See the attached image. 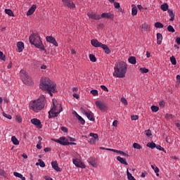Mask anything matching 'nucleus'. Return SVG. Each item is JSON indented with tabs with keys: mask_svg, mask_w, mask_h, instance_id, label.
Here are the masks:
<instances>
[{
	"mask_svg": "<svg viewBox=\"0 0 180 180\" xmlns=\"http://www.w3.org/2000/svg\"><path fill=\"white\" fill-rule=\"evenodd\" d=\"M121 102L124 104V105H128V103H127V100L124 98H121Z\"/></svg>",
	"mask_w": 180,
	"mask_h": 180,
	"instance_id": "58",
	"label": "nucleus"
},
{
	"mask_svg": "<svg viewBox=\"0 0 180 180\" xmlns=\"http://www.w3.org/2000/svg\"><path fill=\"white\" fill-rule=\"evenodd\" d=\"M56 142L61 144V146H68L65 145V143H68V139H66L65 137L62 136L59 139H56Z\"/></svg>",
	"mask_w": 180,
	"mask_h": 180,
	"instance_id": "14",
	"label": "nucleus"
},
{
	"mask_svg": "<svg viewBox=\"0 0 180 180\" xmlns=\"http://www.w3.org/2000/svg\"><path fill=\"white\" fill-rule=\"evenodd\" d=\"M131 120H139V116L138 115H132L131 116Z\"/></svg>",
	"mask_w": 180,
	"mask_h": 180,
	"instance_id": "61",
	"label": "nucleus"
},
{
	"mask_svg": "<svg viewBox=\"0 0 180 180\" xmlns=\"http://www.w3.org/2000/svg\"><path fill=\"white\" fill-rule=\"evenodd\" d=\"M89 143L90 144H95V143H96V139H94V138H91L89 139Z\"/></svg>",
	"mask_w": 180,
	"mask_h": 180,
	"instance_id": "57",
	"label": "nucleus"
},
{
	"mask_svg": "<svg viewBox=\"0 0 180 180\" xmlns=\"http://www.w3.org/2000/svg\"><path fill=\"white\" fill-rule=\"evenodd\" d=\"M17 47L18 53H22V51H23V49H25V44L22 41H19L17 43Z\"/></svg>",
	"mask_w": 180,
	"mask_h": 180,
	"instance_id": "18",
	"label": "nucleus"
},
{
	"mask_svg": "<svg viewBox=\"0 0 180 180\" xmlns=\"http://www.w3.org/2000/svg\"><path fill=\"white\" fill-rule=\"evenodd\" d=\"M90 94H91V95H93V96H98V90H96V89L91 90L90 91Z\"/></svg>",
	"mask_w": 180,
	"mask_h": 180,
	"instance_id": "46",
	"label": "nucleus"
},
{
	"mask_svg": "<svg viewBox=\"0 0 180 180\" xmlns=\"http://www.w3.org/2000/svg\"><path fill=\"white\" fill-rule=\"evenodd\" d=\"M3 116L4 117H6V119H9V120H11V119H12V115L6 114L5 112H3Z\"/></svg>",
	"mask_w": 180,
	"mask_h": 180,
	"instance_id": "51",
	"label": "nucleus"
},
{
	"mask_svg": "<svg viewBox=\"0 0 180 180\" xmlns=\"http://www.w3.org/2000/svg\"><path fill=\"white\" fill-rule=\"evenodd\" d=\"M176 85H180V75H177L176 77Z\"/></svg>",
	"mask_w": 180,
	"mask_h": 180,
	"instance_id": "56",
	"label": "nucleus"
},
{
	"mask_svg": "<svg viewBox=\"0 0 180 180\" xmlns=\"http://www.w3.org/2000/svg\"><path fill=\"white\" fill-rule=\"evenodd\" d=\"M142 29H143L144 30H147V29H148V25L147 24H143Z\"/></svg>",
	"mask_w": 180,
	"mask_h": 180,
	"instance_id": "63",
	"label": "nucleus"
},
{
	"mask_svg": "<svg viewBox=\"0 0 180 180\" xmlns=\"http://www.w3.org/2000/svg\"><path fill=\"white\" fill-rule=\"evenodd\" d=\"M88 162L91 164L92 167H98V164L96 163V159L95 158H89Z\"/></svg>",
	"mask_w": 180,
	"mask_h": 180,
	"instance_id": "17",
	"label": "nucleus"
},
{
	"mask_svg": "<svg viewBox=\"0 0 180 180\" xmlns=\"http://www.w3.org/2000/svg\"><path fill=\"white\" fill-rule=\"evenodd\" d=\"M15 120L18 122V123H22V117H20V116L17 115L15 117Z\"/></svg>",
	"mask_w": 180,
	"mask_h": 180,
	"instance_id": "54",
	"label": "nucleus"
},
{
	"mask_svg": "<svg viewBox=\"0 0 180 180\" xmlns=\"http://www.w3.org/2000/svg\"><path fill=\"white\" fill-rule=\"evenodd\" d=\"M133 147L136 148V150H141V148H143V146L138 143H134Z\"/></svg>",
	"mask_w": 180,
	"mask_h": 180,
	"instance_id": "36",
	"label": "nucleus"
},
{
	"mask_svg": "<svg viewBox=\"0 0 180 180\" xmlns=\"http://www.w3.org/2000/svg\"><path fill=\"white\" fill-rule=\"evenodd\" d=\"M165 119L166 120H169L170 119H173L174 118V115H172V114H166L165 115Z\"/></svg>",
	"mask_w": 180,
	"mask_h": 180,
	"instance_id": "47",
	"label": "nucleus"
},
{
	"mask_svg": "<svg viewBox=\"0 0 180 180\" xmlns=\"http://www.w3.org/2000/svg\"><path fill=\"white\" fill-rule=\"evenodd\" d=\"M82 112L83 115H85V116H86L89 120H91V122H95V118L94 117V114H92V112H88L85 110H82Z\"/></svg>",
	"mask_w": 180,
	"mask_h": 180,
	"instance_id": "9",
	"label": "nucleus"
},
{
	"mask_svg": "<svg viewBox=\"0 0 180 180\" xmlns=\"http://www.w3.org/2000/svg\"><path fill=\"white\" fill-rule=\"evenodd\" d=\"M75 113L76 114V117H77L79 122H80V123L82 124H85V120H84V118H82V117H81L79 115H78L77 113V112H75Z\"/></svg>",
	"mask_w": 180,
	"mask_h": 180,
	"instance_id": "27",
	"label": "nucleus"
},
{
	"mask_svg": "<svg viewBox=\"0 0 180 180\" xmlns=\"http://www.w3.org/2000/svg\"><path fill=\"white\" fill-rule=\"evenodd\" d=\"M167 13H169V16H170V22H174L175 19V14L172 10H168Z\"/></svg>",
	"mask_w": 180,
	"mask_h": 180,
	"instance_id": "22",
	"label": "nucleus"
},
{
	"mask_svg": "<svg viewBox=\"0 0 180 180\" xmlns=\"http://www.w3.org/2000/svg\"><path fill=\"white\" fill-rule=\"evenodd\" d=\"M51 127L53 130H57V129L58 128V124L56 122H51Z\"/></svg>",
	"mask_w": 180,
	"mask_h": 180,
	"instance_id": "33",
	"label": "nucleus"
},
{
	"mask_svg": "<svg viewBox=\"0 0 180 180\" xmlns=\"http://www.w3.org/2000/svg\"><path fill=\"white\" fill-rule=\"evenodd\" d=\"M39 88L42 91H48L50 96H53V94L56 92L57 84L50 79H41L39 84Z\"/></svg>",
	"mask_w": 180,
	"mask_h": 180,
	"instance_id": "1",
	"label": "nucleus"
},
{
	"mask_svg": "<svg viewBox=\"0 0 180 180\" xmlns=\"http://www.w3.org/2000/svg\"><path fill=\"white\" fill-rule=\"evenodd\" d=\"M114 7L116 8V9H118V11L120 12H122V8H120V4L117 3V2H115L114 3Z\"/></svg>",
	"mask_w": 180,
	"mask_h": 180,
	"instance_id": "41",
	"label": "nucleus"
},
{
	"mask_svg": "<svg viewBox=\"0 0 180 180\" xmlns=\"http://www.w3.org/2000/svg\"><path fill=\"white\" fill-rule=\"evenodd\" d=\"M115 153H117V154H120V155H124V157H129V155L122 150H116Z\"/></svg>",
	"mask_w": 180,
	"mask_h": 180,
	"instance_id": "38",
	"label": "nucleus"
},
{
	"mask_svg": "<svg viewBox=\"0 0 180 180\" xmlns=\"http://www.w3.org/2000/svg\"><path fill=\"white\" fill-rule=\"evenodd\" d=\"M31 123L32 124H34V126H37L38 129H41V122L39 121L37 118H33L31 120Z\"/></svg>",
	"mask_w": 180,
	"mask_h": 180,
	"instance_id": "13",
	"label": "nucleus"
},
{
	"mask_svg": "<svg viewBox=\"0 0 180 180\" xmlns=\"http://www.w3.org/2000/svg\"><path fill=\"white\" fill-rule=\"evenodd\" d=\"M151 168L155 171V174H157V172H160V169H158L155 165H152Z\"/></svg>",
	"mask_w": 180,
	"mask_h": 180,
	"instance_id": "48",
	"label": "nucleus"
},
{
	"mask_svg": "<svg viewBox=\"0 0 180 180\" xmlns=\"http://www.w3.org/2000/svg\"><path fill=\"white\" fill-rule=\"evenodd\" d=\"M176 43H177V44H180V37H177L176 39Z\"/></svg>",
	"mask_w": 180,
	"mask_h": 180,
	"instance_id": "64",
	"label": "nucleus"
},
{
	"mask_svg": "<svg viewBox=\"0 0 180 180\" xmlns=\"http://www.w3.org/2000/svg\"><path fill=\"white\" fill-rule=\"evenodd\" d=\"M168 8H169V6H168V4L167 3L162 4L160 6V9H162V11H163L164 12H167V11H169Z\"/></svg>",
	"mask_w": 180,
	"mask_h": 180,
	"instance_id": "26",
	"label": "nucleus"
},
{
	"mask_svg": "<svg viewBox=\"0 0 180 180\" xmlns=\"http://www.w3.org/2000/svg\"><path fill=\"white\" fill-rule=\"evenodd\" d=\"M101 18H106V19H113L114 15L110 13H103L101 14Z\"/></svg>",
	"mask_w": 180,
	"mask_h": 180,
	"instance_id": "19",
	"label": "nucleus"
},
{
	"mask_svg": "<svg viewBox=\"0 0 180 180\" xmlns=\"http://www.w3.org/2000/svg\"><path fill=\"white\" fill-rule=\"evenodd\" d=\"M11 141L15 146H19V140L16 138V136L11 137Z\"/></svg>",
	"mask_w": 180,
	"mask_h": 180,
	"instance_id": "29",
	"label": "nucleus"
},
{
	"mask_svg": "<svg viewBox=\"0 0 180 180\" xmlns=\"http://www.w3.org/2000/svg\"><path fill=\"white\" fill-rule=\"evenodd\" d=\"M170 61L173 65H176V59L175 58V57H170Z\"/></svg>",
	"mask_w": 180,
	"mask_h": 180,
	"instance_id": "43",
	"label": "nucleus"
},
{
	"mask_svg": "<svg viewBox=\"0 0 180 180\" xmlns=\"http://www.w3.org/2000/svg\"><path fill=\"white\" fill-rule=\"evenodd\" d=\"M63 5L66 8H70V9H74L75 8V4L72 0H62Z\"/></svg>",
	"mask_w": 180,
	"mask_h": 180,
	"instance_id": "8",
	"label": "nucleus"
},
{
	"mask_svg": "<svg viewBox=\"0 0 180 180\" xmlns=\"http://www.w3.org/2000/svg\"><path fill=\"white\" fill-rule=\"evenodd\" d=\"M21 79L25 85H33V81L30 77H29V75L26 73V72L23 70L20 71Z\"/></svg>",
	"mask_w": 180,
	"mask_h": 180,
	"instance_id": "6",
	"label": "nucleus"
},
{
	"mask_svg": "<svg viewBox=\"0 0 180 180\" xmlns=\"http://www.w3.org/2000/svg\"><path fill=\"white\" fill-rule=\"evenodd\" d=\"M156 148L157 150H160V151H163L164 153H167L165 149H164V148L161 147V146L160 145L156 146Z\"/></svg>",
	"mask_w": 180,
	"mask_h": 180,
	"instance_id": "50",
	"label": "nucleus"
},
{
	"mask_svg": "<svg viewBox=\"0 0 180 180\" xmlns=\"http://www.w3.org/2000/svg\"><path fill=\"white\" fill-rule=\"evenodd\" d=\"M46 40L48 43H51V44H53V46H55L56 47H58V43H57L56 38L51 36H47L46 37Z\"/></svg>",
	"mask_w": 180,
	"mask_h": 180,
	"instance_id": "10",
	"label": "nucleus"
},
{
	"mask_svg": "<svg viewBox=\"0 0 180 180\" xmlns=\"http://www.w3.org/2000/svg\"><path fill=\"white\" fill-rule=\"evenodd\" d=\"M53 107L49 112V119H51V117H57V116H58V114L61 112V110H63V108H61V104H58L57 106H56V104H54V102H53ZM57 108H60V110L58 111Z\"/></svg>",
	"mask_w": 180,
	"mask_h": 180,
	"instance_id": "5",
	"label": "nucleus"
},
{
	"mask_svg": "<svg viewBox=\"0 0 180 180\" xmlns=\"http://www.w3.org/2000/svg\"><path fill=\"white\" fill-rule=\"evenodd\" d=\"M145 134L147 136V137H151V136H153V134H151V130L150 129L145 131Z\"/></svg>",
	"mask_w": 180,
	"mask_h": 180,
	"instance_id": "49",
	"label": "nucleus"
},
{
	"mask_svg": "<svg viewBox=\"0 0 180 180\" xmlns=\"http://www.w3.org/2000/svg\"><path fill=\"white\" fill-rule=\"evenodd\" d=\"M159 105L160 106V108H165V101H160L159 102Z\"/></svg>",
	"mask_w": 180,
	"mask_h": 180,
	"instance_id": "52",
	"label": "nucleus"
},
{
	"mask_svg": "<svg viewBox=\"0 0 180 180\" xmlns=\"http://www.w3.org/2000/svg\"><path fill=\"white\" fill-rule=\"evenodd\" d=\"M36 165H39L41 168H44V167H46L44 161H42L41 159L38 160V162L36 163Z\"/></svg>",
	"mask_w": 180,
	"mask_h": 180,
	"instance_id": "28",
	"label": "nucleus"
},
{
	"mask_svg": "<svg viewBox=\"0 0 180 180\" xmlns=\"http://www.w3.org/2000/svg\"><path fill=\"white\" fill-rule=\"evenodd\" d=\"M45 105L46 97L41 95L38 99L30 102V109H32L34 112H39V110H41V109L44 108Z\"/></svg>",
	"mask_w": 180,
	"mask_h": 180,
	"instance_id": "3",
	"label": "nucleus"
},
{
	"mask_svg": "<svg viewBox=\"0 0 180 180\" xmlns=\"http://www.w3.org/2000/svg\"><path fill=\"white\" fill-rule=\"evenodd\" d=\"M89 136L90 137H93L96 141H99V135H98V134L90 133Z\"/></svg>",
	"mask_w": 180,
	"mask_h": 180,
	"instance_id": "30",
	"label": "nucleus"
},
{
	"mask_svg": "<svg viewBox=\"0 0 180 180\" xmlns=\"http://www.w3.org/2000/svg\"><path fill=\"white\" fill-rule=\"evenodd\" d=\"M127 175L129 180H135L134 176H133V175L129 172V169H127Z\"/></svg>",
	"mask_w": 180,
	"mask_h": 180,
	"instance_id": "39",
	"label": "nucleus"
},
{
	"mask_svg": "<svg viewBox=\"0 0 180 180\" xmlns=\"http://www.w3.org/2000/svg\"><path fill=\"white\" fill-rule=\"evenodd\" d=\"M51 166L55 171H57V172H61V168L58 167V163L57 161L51 162Z\"/></svg>",
	"mask_w": 180,
	"mask_h": 180,
	"instance_id": "15",
	"label": "nucleus"
},
{
	"mask_svg": "<svg viewBox=\"0 0 180 180\" xmlns=\"http://www.w3.org/2000/svg\"><path fill=\"white\" fill-rule=\"evenodd\" d=\"M37 148L38 150H41V142L39 141L38 143L37 144Z\"/></svg>",
	"mask_w": 180,
	"mask_h": 180,
	"instance_id": "60",
	"label": "nucleus"
},
{
	"mask_svg": "<svg viewBox=\"0 0 180 180\" xmlns=\"http://www.w3.org/2000/svg\"><path fill=\"white\" fill-rule=\"evenodd\" d=\"M36 5H32L31 8H29L27 13V16H30V15H33V13H34V11H36Z\"/></svg>",
	"mask_w": 180,
	"mask_h": 180,
	"instance_id": "20",
	"label": "nucleus"
},
{
	"mask_svg": "<svg viewBox=\"0 0 180 180\" xmlns=\"http://www.w3.org/2000/svg\"><path fill=\"white\" fill-rule=\"evenodd\" d=\"M162 41V34L161 33L157 34V43L158 44H161Z\"/></svg>",
	"mask_w": 180,
	"mask_h": 180,
	"instance_id": "25",
	"label": "nucleus"
},
{
	"mask_svg": "<svg viewBox=\"0 0 180 180\" xmlns=\"http://www.w3.org/2000/svg\"><path fill=\"white\" fill-rule=\"evenodd\" d=\"M73 164L77 167V168H85V165L82 163L78 159H73L72 160Z\"/></svg>",
	"mask_w": 180,
	"mask_h": 180,
	"instance_id": "11",
	"label": "nucleus"
},
{
	"mask_svg": "<svg viewBox=\"0 0 180 180\" xmlns=\"http://www.w3.org/2000/svg\"><path fill=\"white\" fill-rule=\"evenodd\" d=\"M101 49L105 51V54H110L112 53V51L110 49H109V46L106 44H103L101 46Z\"/></svg>",
	"mask_w": 180,
	"mask_h": 180,
	"instance_id": "21",
	"label": "nucleus"
},
{
	"mask_svg": "<svg viewBox=\"0 0 180 180\" xmlns=\"http://www.w3.org/2000/svg\"><path fill=\"white\" fill-rule=\"evenodd\" d=\"M155 27L157 29H162V27H164V25L160 22H157L155 23Z\"/></svg>",
	"mask_w": 180,
	"mask_h": 180,
	"instance_id": "34",
	"label": "nucleus"
},
{
	"mask_svg": "<svg viewBox=\"0 0 180 180\" xmlns=\"http://www.w3.org/2000/svg\"><path fill=\"white\" fill-rule=\"evenodd\" d=\"M5 12L8 16H13L15 17V15L13 14V12L11 9H5Z\"/></svg>",
	"mask_w": 180,
	"mask_h": 180,
	"instance_id": "35",
	"label": "nucleus"
},
{
	"mask_svg": "<svg viewBox=\"0 0 180 180\" xmlns=\"http://www.w3.org/2000/svg\"><path fill=\"white\" fill-rule=\"evenodd\" d=\"M90 61L92 63H96V57H95V55L90 54L89 55Z\"/></svg>",
	"mask_w": 180,
	"mask_h": 180,
	"instance_id": "40",
	"label": "nucleus"
},
{
	"mask_svg": "<svg viewBox=\"0 0 180 180\" xmlns=\"http://www.w3.org/2000/svg\"><path fill=\"white\" fill-rule=\"evenodd\" d=\"M14 176H16L17 178H20L22 180H26V178L23 176V175L19 172H13Z\"/></svg>",
	"mask_w": 180,
	"mask_h": 180,
	"instance_id": "24",
	"label": "nucleus"
},
{
	"mask_svg": "<svg viewBox=\"0 0 180 180\" xmlns=\"http://www.w3.org/2000/svg\"><path fill=\"white\" fill-rule=\"evenodd\" d=\"M65 145H68V146H77V143H74V142H66L65 143H63Z\"/></svg>",
	"mask_w": 180,
	"mask_h": 180,
	"instance_id": "55",
	"label": "nucleus"
},
{
	"mask_svg": "<svg viewBox=\"0 0 180 180\" xmlns=\"http://www.w3.org/2000/svg\"><path fill=\"white\" fill-rule=\"evenodd\" d=\"M150 109L152 112H157L158 110H160V108H158V106L157 105H152L150 107Z\"/></svg>",
	"mask_w": 180,
	"mask_h": 180,
	"instance_id": "42",
	"label": "nucleus"
},
{
	"mask_svg": "<svg viewBox=\"0 0 180 180\" xmlns=\"http://www.w3.org/2000/svg\"><path fill=\"white\" fill-rule=\"evenodd\" d=\"M146 146L149 147V148H155V147H157V145L154 142L148 143Z\"/></svg>",
	"mask_w": 180,
	"mask_h": 180,
	"instance_id": "37",
	"label": "nucleus"
},
{
	"mask_svg": "<svg viewBox=\"0 0 180 180\" xmlns=\"http://www.w3.org/2000/svg\"><path fill=\"white\" fill-rule=\"evenodd\" d=\"M91 43L94 47H102L103 45V44L99 42L97 39H91Z\"/></svg>",
	"mask_w": 180,
	"mask_h": 180,
	"instance_id": "16",
	"label": "nucleus"
},
{
	"mask_svg": "<svg viewBox=\"0 0 180 180\" xmlns=\"http://www.w3.org/2000/svg\"><path fill=\"white\" fill-rule=\"evenodd\" d=\"M101 89H103V91H105V92L109 91V90L108 89V87H106L105 85H101Z\"/></svg>",
	"mask_w": 180,
	"mask_h": 180,
	"instance_id": "59",
	"label": "nucleus"
},
{
	"mask_svg": "<svg viewBox=\"0 0 180 180\" xmlns=\"http://www.w3.org/2000/svg\"><path fill=\"white\" fill-rule=\"evenodd\" d=\"M117 161H120V162L121 164H123L124 165H129V164H128L127 162L126 161V159H125V158H122V157H120V156H118V157L117 158Z\"/></svg>",
	"mask_w": 180,
	"mask_h": 180,
	"instance_id": "23",
	"label": "nucleus"
},
{
	"mask_svg": "<svg viewBox=\"0 0 180 180\" xmlns=\"http://www.w3.org/2000/svg\"><path fill=\"white\" fill-rule=\"evenodd\" d=\"M139 71H141L142 72V74H147V72H148V69H147L146 68H141L139 69Z\"/></svg>",
	"mask_w": 180,
	"mask_h": 180,
	"instance_id": "45",
	"label": "nucleus"
},
{
	"mask_svg": "<svg viewBox=\"0 0 180 180\" xmlns=\"http://www.w3.org/2000/svg\"><path fill=\"white\" fill-rule=\"evenodd\" d=\"M87 15L90 19H94V20H99V19H101V15L95 13H87Z\"/></svg>",
	"mask_w": 180,
	"mask_h": 180,
	"instance_id": "12",
	"label": "nucleus"
},
{
	"mask_svg": "<svg viewBox=\"0 0 180 180\" xmlns=\"http://www.w3.org/2000/svg\"><path fill=\"white\" fill-rule=\"evenodd\" d=\"M168 32H170L171 33H175V29H174V27L172 25H169L167 27Z\"/></svg>",
	"mask_w": 180,
	"mask_h": 180,
	"instance_id": "44",
	"label": "nucleus"
},
{
	"mask_svg": "<svg viewBox=\"0 0 180 180\" xmlns=\"http://www.w3.org/2000/svg\"><path fill=\"white\" fill-rule=\"evenodd\" d=\"M0 59L3 61H5V55H4V52L0 51Z\"/></svg>",
	"mask_w": 180,
	"mask_h": 180,
	"instance_id": "53",
	"label": "nucleus"
},
{
	"mask_svg": "<svg viewBox=\"0 0 180 180\" xmlns=\"http://www.w3.org/2000/svg\"><path fill=\"white\" fill-rule=\"evenodd\" d=\"M129 63H130V64H136V63H137V61L136 60V57L134 56H131L128 59Z\"/></svg>",
	"mask_w": 180,
	"mask_h": 180,
	"instance_id": "31",
	"label": "nucleus"
},
{
	"mask_svg": "<svg viewBox=\"0 0 180 180\" xmlns=\"http://www.w3.org/2000/svg\"><path fill=\"white\" fill-rule=\"evenodd\" d=\"M127 72V63L124 61L117 62L114 67L113 77L115 78H124Z\"/></svg>",
	"mask_w": 180,
	"mask_h": 180,
	"instance_id": "2",
	"label": "nucleus"
},
{
	"mask_svg": "<svg viewBox=\"0 0 180 180\" xmlns=\"http://www.w3.org/2000/svg\"><path fill=\"white\" fill-rule=\"evenodd\" d=\"M30 43L33 46H35L37 49H39L41 51H45L46 49L44 48V45H43V42L41 41V39H40V36L37 33H32L29 37Z\"/></svg>",
	"mask_w": 180,
	"mask_h": 180,
	"instance_id": "4",
	"label": "nucleus"
},
{
	"mask_svg": "<svg viewBox=\"0 0 180 180\" xmlns=\"http://www.w3.org/2000/svg\"><path fill=\"white\" fill-rule=\"evenodd\" d=\"M131 15L132 16L137 15V7L134 6V5H132Z\"/></svg>",
	"mask_w": 180,
	"mask_h": 180,
	"instance_id": "32",
	"label": "nucleus"
},
{
	"mask_svg": "<svg viewBox=\"0 0 180 180\" xmlns=\"http://www.w3.org/2000/svg\"><path fill=\"white\" fill-rule=\"evenodd\" d=\"M61 130H62V131H63L64 133H68V129H67V127H61Z\"/></svg>",
	"mask_w": 180,
	"mask_h": 180,
	"instance_id": "62",
	"label": "nucleus"
},
{
	"mask_svg": "<svg viewBox=\"0 0 180 180\" xmlns=\"http://www.w3.org/2000/svg\"><path fill=\"white\" fill-rule=\"evenodd\" d=\"M96 106L98 108L101 112H106L108 110V104L103 101H96Z\"/></svg>",
	"mask_w": 180,
	"mask_h": 180,
	"instance_id": "7",
	"label": "nucleus"
}]
</instances>
